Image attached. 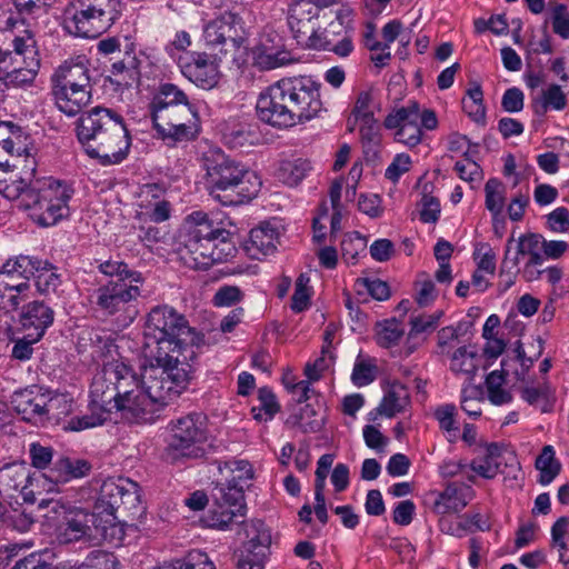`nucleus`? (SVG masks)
Listing matches in <instances>:
<instances>
[{
    "mask_svg": "<svg viewBox=\"0 0 569 569\" xmlns=\"http://www.w3.org/2000/svg\"><path fill=\"white\" fill-rule=\"evenodd\" d=\"M77 138L86 153L102 166L123 161L131 144L123 118L103 107H94L80 116Z\"/></svg>",
    "mask_w": 569,
    "mask_h": 569,
    "instance_id": "1",
    "label": "nucleus"
},
{
    "mask_svg": "<svg viewBox=\"0 0 569 569\" xmlns=\"http://www.w3.org/2000/svg\"><path fill=\"white\" fill-rule=\"evenodd\" d=\"M201 162L206 171V188L221 204L239 206L258 194L261 187L258 177L220 148L206 151Z\"/></svg>",
    "mask_w": 569,
    "mask_h": 569,
    "instance_id": "2",
    "label": "nucleus"
},
{
    "mask_svg": "<svg viewBox=\"0 0 569 569\" xmlns=\"http://www.w3.org/2000/svg\"><path fill=\"white\" fill-rule=\"evenodd\" d=\"M143 350L148 358L160 361L177 360L176 351L193 349L199 352L200 337L182 313L173 307L161 305L153 307L146 319Z\"/></svg>",
    "mask_w": 569,
    "mask_h": 569,
    "instance_id": "3",
    "label": "nucleus"
},
{
    "mask_svg": "<svg viewBox=\"0 0 569 569\" xmlns=\"http://www.w3.org/2000/svg\"><path fill=\"white\" fill-rule=\"evenodd\" d=\"M177 360L151 359V366L143 373L147 392L159 410L174 401L188 388L198 365L199 352L193 349L176 351Z\"/></svg>",
    "mask_w": 569,
    "mask_h": 569,
    "instance_id": "4",
    "label": "nucleus"
},
{
    "mask_svg": "<svg viewBox=\"0 0 569 569\" xmlns=\"http://www.w3.org/2000/svg\"><path fill=\"white\" fill-rule=\"evenodd\" d=\"M121 13L119 0H71L63 13L64 29L77 37L97 38Z\"/></svg>",
    "mask_w": 569,
    "mask_h": 569,
    "instance_id": "5",
    "label": "nucleus"
},
{
    "mask_svg": "<svg viewBox=\"0 0 569 569\" xmlns=\"http://www.w3.org/2000/svg\"><path fill=\"white\" fill-rule=\"evenodd\" d=\"M52 94L58 109L77 116L91 100L90 69L83 61H64L51 76Z\"/></svg>",
    "mask_w": 569,
    "mask_h": 569,
    "instance_id": "6",
    "label": "nucleus"
},
{
    "mask_svg": "<svg viewBox=\"0 0 569 569\" xmlns=\"http://www.w3.org/2000/svg\"><path fill=\"white\" fill-rule=\"evenodd\" d=\"M230 232L224 229H209L201 226L187 231L183 238L180 257L186 266L206 270L212 264L222 262L234 248L228 242Z\"/></svg>",
    "mask_w": 569,
    "mask_h": 569,
    "instance_id": "7",
    "label": "nucleus"
},
{
    "mask_svg": "<svg viewBox=\"0 0 569 569\" xmlns=\"http://www.w3.org/2000/svg\"><path fill=\"white\" fill-rule=\"evenodd\" d=\"M73 194L72 188L60 181H36L29 193L24 196V210L30 211V218L41 227L58 223L70 213L69 201Z\"/></svg>",
    "mask_w": 569,
    "mask_h": 569,
    "instance_id": "8",
    "label": "nucleus"
},
{
    "mask_svg": "<svg viewBox=\"0 0 569 569\" xmlns=\"http://www.w3.org/2000/svg\"><path fill=\"white\" fill-rule=\"evenodd\" d=\"M168 430L169 437L164 449L168 460L177 462L203 457L208 430L202 413L192 412L172 420Z\"/></svg>",
    "mask_w": 569,
    "mask_h": 569,
    "instance_id": "9",
    "label": "nucleus"
},
{
    "mask_svg": "<svg viewBox=\"0 0 569 569\" xmlns=\"http://www.w3.org/2000/svg\"><path fill=\"white\" fill-rule=\"evenodd\" d=\"M287 78L262 90L257 99V117L274 128H290L298 123Z\"/></svg>",
    "mask_w": 569,
    "mask_h": 569,
    "instance_id": "10",
    "label": "nucleus"
},
{
    "mask_svg": "<svg viewBox=\"0 0 569 569\" xmlns=\"http://www.w3.org/2000/svg\"><path fill=\"white\" fill-rule=\"evenodd\" d=\"M139 505L140 495L136 482L129 479H108L100 488L94 509L99 517H108L106 523L112 525L118 519V512H134Z\"/></svg>",
    "mask_w": 569,
    "mask_h": 569,
    "instance_id": "11",
    "label": "nucleus"
},
{
    "mask_svg": "<svg viewBox=\"0 0 569 569\" xmlns=\"http://www.w3.org/2000/svg\"><path fill=\"white\" fill-rule=\"evenodd\" d=\"M328 4L327 0L322 4L313 2V0H293L290 3L288 24L298 43L309 46L319 27L318 20L322 7Z\"/></svg>",
    "mask_w": 569,
    "mask_h": 569,
    "instance_id": "12",
    "label": "nucleus"
},
{
    "mask_svg": "<svg viewBox=\"0 0 569 569\" xmlns=\"http://www.w3.org/2000/svg\"><path fill=\"white\" fill-rule=\"evenodd\" d=\"M298 123L316 117L322 110L320 84L308 77L287 78Z\"/></svg>",
    "mask_w": 569,
    "mask_h": 569,
    "instance_id": "13",
    "label": "nucleus"
},
{
    "mask_svg": "<svg viewBox=\"0 0 569 569\" xmlns=\"http://www.w3.org/2000/svg\"><path fill=\"white\" fill-rule=\"evenodd\" d=\"M309 48L335 52L339 57H347L353 50L351 36L348 34L342 11L336 12V19L320 31L318 27Z\"/></svg>",
    "mask_w": 569,
    "mask_h": 569,
    "instance_id": "14",
    "label": "nucleus"
},
{
    "mask_svg": "<svg viewBox=\"0 0 569 569\" xmlns=\"http://www.w3.org/2000/svg\"><path fill=\"white\" fill-rule=\"evenodd\" d=\"M133 282L124 277L123 279H111L98 288L96 295L99 308L108 315L122 311L128 302L140 296V289Z\"/></svg>",
    "mask_w": 569,
    "mask_h": 569,
    "instance_id": "15",
    "label": "nucleus"
},
{
    "mask_svg": "<svg viewBox=\"0 0 569 569\" xmlns=\"http://www.w3.org/2000/svg\"><path fill=\"white\" fill-rule=\"evenodd\" d=\"M113 409L121 413V418L131 423H150L153 422L158 415L159 408L157 407L150 393L147 392L146 383L143 389L127 396L122 399H117L112 405Z\"/></svg>",
    "mask_w": 569,
    "mask_h": 569,
    "instance_id": "16",
    "label": "nucleus"
},
{
    "mask_svg": "<svg viewBox=\"0 0 569 569\" xmlns=\"http://www.w3.org/2000/svg\"><path fill=\"white\" fill-rule=\"evenodd\" d=\"M240 21L241 18L230 11H226L213 20L209 21L203 29V38L207 46L211 48L231 44L232 48L240 46Z\"/></svg>",
    "mask_w": 569,
    "mask_h": 569,
    "instance_id": "17",
    "label": "nucleus"
},
{
    "mask_svg": "<svg viewBox=\"0 0 569 569\" xmlns=\"http://www.w3.org/2000/svg\"><path fill=\"white\" fill-rule=\"evenodd\" d=\"M64 520L66 527L61 533L64 542L92 539L106 533V526L101 525V517L96 511L73 509L68 512Z\"/></svg>",
    "mask_w": 569,
    "mask_h": 569,
    "instance_id": "18",
    "label": "nucleus"
},
{
    "mask_svg": "<svg viewBox=\"0 0 569 569\" xmlns=\"http://www.w3.org/2000/svg\"><path fill=\"white\" fill-rule=\"evenodd\" d=\"M171 113L162 112L152 119L153 128L168 146L193 140L199 133V117L186 112L179 123L169 122Z\"/></svg>",
    "mask_w": 569,
    "mask_h": 569,
    "instance_id": "19",
    "label": "nucleus"
},
{
    "mask_svg": "<svg viewBox=\"0 0 569 569\" xmlns=\"http://www.w3.org/2000/svg\"><path fill=\"white\" fill-rule=\"evenodd\" d=\"M182 74L202 89H212L219 82L220 73L217 63L204 52H192L188 58L180 59Z\"/></svg>",
    "mask_w": 569,
    "mask_h": 569,
    "instance_id": "20",
    "label": "nucleus"
},
{
    "mask_svg": "<svg viewBox=\"0 0 569 569\" xmlns=\"http://www.w3.org/2000/svg\"><path fill=\"white\" fill-rule=\"evenodd\" d=\"M473 498L475 490L470 485L452 481L437 495L431 509L439 516L458 513L463 510Z\"/></svg>",
    "mask_w": 569,
    "mask_h": 569,
    "instance_id": "21",
    "label": "nucleus"
},
{
    "mask_svg": "<svg viewBox=\"0 0 569 569\" xmlns=\"http://www.w3.org/2000/svg\"><path fill=\"white\" fill-rule=\"evenodd\" d=\"M53 320L54 311L42 301L29 302L20 313L21 327L29 333L31 341H39Z\"/></svg>",
    "mask_w": 569,
    "mask_h": 569,
    "instance_id": "22",
    "label": "nucleus"
},
{
    "mask_svg": "<svg viewBox=\"0 0 569 569\" xmlns=\"http://www.w3.org/2000/svg\"><path fill=\"white\" fill-rule=\"evenodd\" d=\"M37 267V259L29 256L8 259L0 269V289L8 286L29 289V280L36 273Z\"/></svg>",
    "mask_w": 569,
    "mask_h": 569,
    "instance_id": "23",
    "label": "nucleus"
},
{
    "mask_svg": "<svg viewBox=\"0 0 569 569\" xmlns=\"http://www.w3.org/2000/svg\"><path fill=\"white\" fill-rule=\"evenodd\" d=\"M40 67L37 58L30 57L29 61L16 64L13 56L10 51L0 50V72L3 73L1 78L7 84L23 86L31 83Z\"/></svg>",
    "mask_w": 569,
    "mask_h": 569,
    "instance_id": "24",
    "label": "nucleus"
},
{
    "mask_svg": "<svg viewBox=\"0 0 569 569\" xmlns=\"http://www.w3.org/2000/svg\"><path fill=\"white\" fill-rule=\"evenodd\" d=\"M438 526L441 532L457 538H462L476 531H489L491 525L488 518L480 512L463 513L456 519L441 516Z\"/></svg>",
    "mask_w": 569,
    "mask_h": 569,
    "instance_id": "25",
    "label": "nucleus"
},
{
    "mask_svg": "<svg viewBox=\"0 0 569 569\" xmlns=\"http://www.w3.org/2000/svg\"><path fill=\"white\" fill-rule=\"evenodd\" d=\"M116 373L114 363L108 362L96 373L90 387V398L92 403L103 408L113 409L112 405L117 401V388L114 386Z\"/></svg>",
    "mask_w": 569,
    "mask_h": 569,
    "instance_id": "26",
    "label": "nucleus"
},
{
    "mask_svg": "<svg viewBox=\"0 0 569 569\" xmlns=\"http://www.w3.org/2000/svg\"><path fill=\"white\" fill-rule=\"evenodd\" d=\"M191 104L188 96L173 83H162L150 103L151 118L156 119L162 112L170 113V110Z\"/></svg>",
    "mask_w": 569,
    "mask_h": 569,
    "instance_id": "27",
    "label": "nucleus"
},
{
    "mask_svg": "<svg viewBox=\"0 0 569 569\" xmlns=\"http://www.w3.org/2000/svg\"><path fill=\"white\" fill-rule=\"evenodd\" d=\"M91 465L84 459L59 458L49 471L48 478L54 483H67L72 479L87 477Z\"/></svg>",
    "mask_w": 569,
    "mask_h": 569,
    "instance_id": "28",
    "label": "nucleus"
},
{
    "mask_svg": "<svg viewBox=\"0 0 569 569\" xmlns=\"http://www.w3.org/2000/svg\"><path fill=\"white\" fill-rule=\"evenodd\" d=\"M14 411L27 422H43L44 397H32L28 390L17 391L11 397Z\"/></svg>",
    "mask_w": 569,
    "mask_h": 569,
    "instance_id": "29",
    "label": "nucleus"
},
{
    "mask_svg": "<svg viewBox=\"0 0 569 569\" xmlns=\"http://www.w3.org/2000/svg\"><path fill=\"white\" fill-rule=\"evenodd\" d=\"M34 480L24 463H10L0 468V493L11 495L26 489Z\"/></svg>",
    "mask_w": 569,
    "mask_h": 569,
    "instance_id": "30",
    "label": "nucleus"
},
{
    "mask_svg": "<svg viewBox=\"0 0 569 569\" xmlns=\"http://www.w3.org/2000/svg\"><path fill=\"white\" fill-rule=\"evenodd\" d=\"M278 237L279 233L274 227L269 222H262L250 231L249 242L246 248L252 257H256L258 253L264 256L272 253L277 248Z\"/></svg>",
    "mask_w": 569,
    "mask_h": 569,
    "instance_id": "31",
    "label": "nucleus"
},
{
    "mask_svg": "<svg viewBox=\"0 0 569 569\" xmlns=\"http://www.w3.org/2000/svg\"><path fill=\"white\" fill-rule=\"evenodd\" d=\"M408 403V389L402 383L395 381L388 387L377 410L380 415L391 418L403 411Z\"/></svg>",
    "mask_w": 569,
    "mask_h": 569,
    "instance_id": "32",
    "label": "nucleus"
},
{
    "mask_svg": "<svg viewBox=\"0 0 569 569\" xmlns=\"http://www.w3.org/2000/svg\"><path fill=\"white\" fill-rule=\"evenodd\" d=\"M567 106V96L561 86L552 83L542 89L540 94L532 99V109L537 116H545L549 109L561 111Z\"/></svg>",
    "mask_w": 569,
    "mask_h": 569,
    "instance_id": "33",
    "label": "nucleus"
},
{
    "mask_svg": "<svg viewBox=\"0 0 569 569\" xmlns=\"http://www.w3.org/2000/svg\"><path fill=\"white\" fill-rule=\"evenodd\" d=\"M113 363L116 373L114 386L117 393H119L117 399H122L143 389V378L140 379L130 366L120 361H113Z\"/></svg>",
    "mask_w": 569,
    "mask_h": 569,
    "instance_id": "34",
    "label": "nucleus"
},
{
    "mask_svg": "<svg viewBox=\"0 0 569 569\" xmlns=\"http://www.w3.org/2000/svg\"><path fill=\"white\" fill-rule=\"evenodd\" d=\"M214 502L236 511H247L244 502V488L240 482H228L219 485L213 492Z\"/></svg>",
    "mask_w": 569,
    "mask_h": 569,
    "instance_id": "35",
    "label": "nucleus"
},
{
    "mask_svg": "<svg viewBox=\"0 0 569 569\" xmlns=\"http://www.w3.org/2000/svg\"><path fill=\"white\" fill-rule=\"evenodd\" d=\"M110 412V408H103L90 401L89 412L72 417L64 429L70 431H82L101 426L107 421Z\"/></svg>",
    "mask_w": 569,
    "mask_h": 569,
    "instance_id": "36",
    "label": "nucleus"
},
{
    "mask_svg": "<svg viewBox=\"0 0 569 569\" xmlns=\"http://www.w3.org/2000/svg\"><path fill=\"white\" fill-rule=\"evenodd\" d=\"M450 356V370L456 375H465L468 383H471L478 370L477 353L461 346Z\"/></svg>",
    "mask_w": 569,
    "mask_h": 569,
    "instance_id": "37",
    "label": "nucleus"
},
{
    "mask_svg": "<svg viewBox=\"0 0 569 569\" xmlns=\"http://www.w3.org/2000/svg\"><path fill=\"white\" fill-rule=\"evenodd\" d=\"M244 517L246 512L236 511L214 502L213 507L209 510L206 522L209 527L226 530L233 523H244Z\"/></svg>",
    "mask_w": 569,
    "mask_h": 569,
    "instance_id": "38",
    "label": "nucleus"
},
{
    "mask_svg": "<svg viewBox=\"0 0 569 569\" xmlns=\"http://www.w3.org/2000/svg\"><path fill=\"white\" fill-rule=\"evenodd\" d=\"M360 138L366 159L375 161L379 156L381 142L380 128L376 119L361 122Z\"/></svg>",
    "mask_w": 569,
    "mask_h": 569,
    "instance_id": "39",
    "label": "nucleus"
},
{
    "mask_svg": "<svg viewBox=\"0 0 569 569\" xmlns=\"http://www.w3.org/2000/svg\"><path fill=\"white\" fill-rule=\"evenodd\" d=\"M242 525L248 539L243 545L260 551H269L271 533L264 522L261 520H251L249 522L244 521Z\"/></svg>",
    "mask_w": 569,
    "mask_h": 569,
    "instance_id": "40",
    "label": "nucleus"
},
{
    "mask_svg": "<svg viewBox=\"0 0 569 569\" xmlns=\"http://www.w3.org/2000/svg\"><path fill=\"white\" fill-rule=\"evenodd\" d=\"M310 162L302 158L281 161L278 178L288 186H297L310 170Z\"/></svg>",
    "mask_w": 569,
    "mask_h": 569,
    "instance_id": "41",
    "label": "nucleus"
},
{
    "mask_svg": "<svg viewBox=\"0 0 569 569\" xmlns=\"http://www.w3.org/2000/svg\"><path fill=\"white\" fill-rule=\"evenodd\" d=\"M258 405L251 408V413L254 420L266 422L273 418L280 410L276 396L271 389L262 387L258 390Z\"/></svg>",
    "mask_w": 569,
    "mask_h": 569,
    "instance_id": "42",
    "label": "nucleus"
},
{
    "mask_svg": "<svg viewBox=\"0 0 569 569\" xmlns=\"http://www.w3.org/2000/svg\"><path fill=\"white\" fill-rule=\"evenodd\" d=\"M536 468L539 470V483L549 485L560 472L561 466L555 458L551 446H546L536 459Z\"/></svg>",
    "mask_w": 569,
    "mask_h": 569,
    "instance_id": "43",
    "label": "nucleus"
},
{
    "mask_svg": "<svg viewBox=\"0 0 569 569\" xmlns=\"http://www.w3.org/2000/svg\"><path fill=\"white\" fill-rule=\"evenodd\" d=\"M506 376L503 370H493L486 378L488 399L496 406L509 403L512 400L511 393L503 388Z\"/></svg>",
    "mask_w": 569,
    "mask_h": 569,
    "instance_id": "44",
    "label": "nucleus"
},
{
    "mask_svg": "<svg viewBox=\"0 0 569 569\" xmlns=\"http://www.w3.org/2000/svg\"><path fill=\"white\" fill-rule=\"evenodd\" d=\"M36 182L27 181L21 177H9L0 184V194L8 200H18L19 208L24 210V196L29 193Z\"/></svg>",
    "mask_w": 569,
    "mask_h": 569,
    "instance_id": "45",
    "label": "nucleus"
},
{
    "mask_svg": "<svg viewBox=\"0 0 569 569\" xmlns=\"http://www.w3.org/2000/svg\"><path fill=\"white\" fill-rule=\"evenodd\" d=\"M72 410V399L64 393H56L48 400L44 399L43 421H59Z\"/></svg>",
    "mask_w": 569,
    "mask_h": 569,
    "instance_id": "46",
    "label": "nucleus"
},
{
    "mask_svg": "<svg viewBox=\"0 0 569 569\" xmlns=\"http://www.w3.org/2000/svg\"><path fill=\"white\" fill-rule=\"evenodd\" d=\"M37 266V271L32 277L34 278L38 291L41 293L54 291L60 284V278L59 274L54 272L53 266L48 261L42 262L38 259Z\"/></svg>",
    "mask_w": 569,
    "mask_h": 569,
    "instance_id": "47",
    "label": "nucleus"
},
{
    "mask_svg": "<svg viewBox=\"0 0 569 569\" xmlns=\"http://www.w3.org/2000/svg\"><path fill=\"white\" fill-rule=\"evenodd\" d=\"M403 332L401 322L395 318L385 320L377 325V342L383 348H390L399 342Z\"/></svg>",
    "mask_w": 569,
    "mask_h": 569,
    "instance_id": "48",
    "label": "nucleus"
},
{
    "mask_svg": "<svg viewBox=\"0 0 569 569\" xmlns=\"http://www.w3.org/2000/svg\"><path fill=\"white\" fill-rule=\"evenodd\" d=\"M290 52L286 50L268 51L260 50L254 52L253 66L260 70H272L291 62Z\"/></svg>",
    "mask_w": 569,
    "mask_h": 569,
    "instance_id": "49",
    "label": "nucleus"
},
{
    "mask_svg": "<svg viewBox=\"0 0 569 569\" xmlns=\"http://www.w3.org/2000/svg\"><path fill=\"white\" fill-rule=\"evenodd\" d=\"M134 43L129 39H126V53H127V67H124L123 73L117 79H110L111 82L118 86L129 87L139 79V63L140 61L136 57Z\"/></svg>",
    "mask_w": 569,
    "mask_h": 569,
    "instance_id": "50",
    "label": "nucleus"
},
{
    "mask_svg": "<svg viewBox=\"0 0 569 569\" xmlns=\"http://www.w3.org/2000/svg\"><path fill=\"white\" fill-rule=\"evenodd\" d=\"M0 129L6 130L8 136L1 140L2 148L9 154H21L24 150V143L22 141L23 133L21 127L10 121H0Z\"/></svg>",
    "mask_w": 569,
    "mask_h": 569,
    "instance_id": "51",
    "label": "nucleus"
},
{
    "mask_svg": "<svg viewBox=\"0 0 569 569\" xmlns=\"http://www.w3.org/2000/svg\"><path fill=\"white\" fill-rule=\"evenodd\" d=\"M505 188L500 180L491 178L486 182V208L493 214L502 211L505 203Z\"/></svg>",
    "mask_w": 569,
    "mask_h": 569,
    "instance_id": "52",
    "label": "nucleus"
},
{
    "mask_svg": "<svg viewBox=\"0 0 569 569\" xmlns=\"http://www.w3.org/2000/svg\"><path fill=\"white\" fill-rule=\"evenodd\" d=\"M269 551L257 550L242 545L237 561V569H263Z\"/></svg>",
    "mask_w": 569,
    "mask_h": 569,
    "instance_id": "53",
    "label": "nucleus"
},
{
    "mask_svg": "<svg viewBox=\"0 0 569 569\" xmlns=\"http://www.w3.org/2000/svg\"><path fill=\"white\" fill-rule=\"evenodd\" d=\"M316 411L309 405L305 406L299 415L290 417L288 422L299 427L303 432H317L323 426V418H317Z\"/></svg>",
    "mask_w": 569,
    "mask_h": 569,
    "instance_id": "54",
    "label": "nucleus"
},
{
    "mask_svg": "<svg viewBox=\"0 0 569 569\" xmlns=\"http://www.w3.org/2000/svg\"><path fill=\"white\" fill-rule=\"evenodd\" d=\"M481 390L472 383H467L461 390V409L470 417L481 416Z\"/></svg>",
    "mask_w": 569,
    "mask_h": 569,
    "instance_id": "55",
    "label": "nucleus"
},
{
    "mask_svg": "<svg viewBox=\"0 0 569 569\" xmlns=\"http://www.w3.org/2000/svg\"><path fill=\"white\" fill-rule=\"evenodd\" d=\"M309 277L301 273L296 280L295 292L291 297V309L295 312L306 310L310 305V292L308 289Z\"/></svg>",
    "mask_w": 569,
    "mask_h": 569,
    "instance_id": "56",
    "label": "nucleus"
},
{
    "mask_svg": "<svg viewBox=\"0 0 569 569\" xmlns=\"http://www.w3.org/2000/svg\"><path fill=\"white\" fill-rule=\"evenodd\" d=\"M335 361V356L328 347H322L321 356L312 363H307L305 375L310 381H318L323 371L330 368Z\"/></svg>",
    "mask_w": 569,
    "mask_h": 569,
    "instance_id": "57",
    "label": "nucleus"
},
{
    "mask_svg": "<svg viewBox=\"0 0 569 569\" xmlns=\"http://www.w3.org/2000/svg\"><path fill=\"white\" fill-rule=\"evenodd\" d=\"M366 250V241L359 232L346 234L341 241V252L343 259L353 263L360 252Z\"/></svg>",
    "mask_w": 569,
    "mask_h": 569,
    "instance_id": "58",
    "label": "nucleus"
},
{
    "mask_svg": "<svg viewBox=\"0 0 569 569\" xmlns=\"http://www.w3.org/2000/svg\"><path fill=\"white\" fill-rule=\"evenodd\" d=\"M224 468L232 473L230 482L243 483V488L250 486L249 481L253 478V469L247 460L226 461Z\"/></svg>",
    "mask_w": 569,
    "mask_h": 569,
    "instance_id": "59",
    "label": "nucleus"
},
{
    "mask_svg": "<svg viewBox=\"0 0 569 569\" xmlns=\"http://www.w3.org/2000/svg\"><path fill=\"white\" fill-rule=\"evenodd\" d=\"M463 160L457 161L455 170L459 174L460 179L465 181H475L481 176L480 166L471 159V151L469 149L462 152Z\"/></svg>",
    "mask_w": 569,
    "mask_h": 569,
    "instance_id": "60",
    "label": "nucleus"
},
{
    "mask_svg": "<svg viewBox=\"0 0 569 569\" xmlns=\"http://www.w3.org/2000/svg\"><path fill=\"white\" fill-rule=\"evenodd\" d=\"M421 136L422 131L419 121L408 120L399 130H397L396 140L408 147H416L420 143Z\"/></svg>",
    "mask_w": 569,
    "mask_h": 569,
    "instance_id": "61",
    "label": "nucleus"
},
{
    "mask_svg": "<svg viewBox=\"0 0 569 569\" xmlns=\"http://www.w3.org/2000/svg\"><path fill=\"white\" fill-rule=\"evenodd\" d=\"M23 17L37 18L48 12L49 0H11Z\"/></svg>",
    "mask_w": 569,
    "mask_h": 569,
    "instance_id": "62",
    "label": "nucleus"
},
{
    "mask_svg": "<svg viewBox=\"0 0 569 569\" xmlns=\"http://www.w3.org/2000/svg\"><path fill=\"white\" fill-rule=\"evenodd\" d=\"M29 457L32 467L43 470L49 467L52 461L53 449L51 447L42 446L39 442H32L29 448Z\"/></svg>",
    "mask_w": 569,
    "mask_h": 569,
    "instance_id": "63",
    "label": "nucleus"
},
{
    "mask_svg": "<svg viewBox=\"0 0 569 569\" xmlns=\"http://www.w3.org/2000/svg\"><path fill=\"white\" fill-rule=\"evenodd\" d=\"M168 569H216V567L207 553L194 550L188 555L184 561L179 562V566Z\"/></svg>",
    "mask_w": 569,
    "mask_h": 569,
    "instance_id": "64",
    "label": "nucleus"
}]
</instances>
